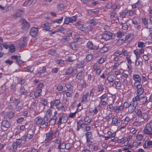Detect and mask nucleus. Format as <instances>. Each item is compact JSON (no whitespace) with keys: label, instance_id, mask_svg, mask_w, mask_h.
I'll use <instances>...</instances> for the list:
<instances>
[{"label":"nucleus","instance_id":"nucleus-1","mask_svg":"<svg viewBox=\"0 0 152 152\" xmlns=\"http://www.w3.org/2000/svg\"><path fill=\"white\" fill-rule=\"evenodd\" d=\"M34 123L37 125H40L41 128H45L49 125V120L47 115L44 118L40 116L37 117L34 119Z\"/></svg>","mask_w":152,"mask_h":152},{"label":"nucleus","instance_id":"nucleus-2","mask_svg":"<svg viewBox=\"0 0 152 152\" xmlns=\"http://www.w3.org/2000/svg\"><path fill=\"white\" fill-rule=\"evenodd\" d=\"M139 100V97H135L133 98L132 101L130 103V105L129 107L128 110L129 113H132L135 110L136 107L137 105V101Z\"/></svg>","mask_w":152,"mask_h":152},{"label":"nucleus","instance_id":"nucleus-3","mask_svg":"<svg viewBox=\"0 0 152 152\" xmlns=\"http://www.w3.org/2000/svg\"><path fill=\"white\" fill-rule=\"evenodd\" d=\"M28 39V37H24L22 40H18L15 41V44L20 48H23L27 45V42Z\"/></svg>","mask_w":152,"mask_h":152},{"label":"nucleus","instance_id":"nucleus-4","mask_svg":"<svg viewBox=\"0 0 152 152\" xmlns=\"http://www.w3.org/2000/svg\"><path fill=\"white\" fill-rule=\"evenodd\" d=\"M144 132L148 135H152V121L148 123L144 130Z\"/></svg>","mask_w":152,"mask_h":152},{"label":"nucleus","instance_id":"nucleus-5","mask_svg":"<svg viewBox=\"0 0 152 152\" xmlns=\"http://www.w3.org/2000/svg\"><path fill=\"white\" fill-rule=\"evenodd\" d=\"M55 134V132L51 130L48 133L46 134L45 141L47 142H50L52 140L56 137Z\"/></svg>","mask_w":152,"mask_h":152},{"label":"nucleus","instance_id":"nucleus-6","mask_svg":"<svg viewBox=\"0 0 152 152\" xmlns=\"http://www.w3.org/2000/svg\"><path fill=\"white\" fill-rule=\"evenodd\" d=\"M113 36V34L109 31L105 32L101 36L100 38L101 40L104 39L105 41H107L111 39Z\"/></svg>","mask_w":152,"mask_h":152},{"label":"nucleus","instance_id":"nucleus-7","mask_svg":"<svg viewBox=\"0 0 152 152\" xmlns=\"http://www.w3.org/2000/svg\"><path fill=\"white\" fill-rule=\"evenodd\" d=\"M11 125L10 121L7 120H4L2 122L1 128L3 131L7 130Z\"/></svg>","mask_w":152,"mask_h":152},{"label":"nucleus","instance_id":"nucleus-8","mask_svg":"<svg viewBox=\"0 0 152 152\" xmlns=\"http://www.w3.org/2000/svg\"><path fill=\"white\" fill-rule=\"evenodd\" d=\"M68 118L66 115L63 114L59 119L58 124L60 125L62 124L65 123L67 122Z\"/></svg>","mask_w":152,"mask_h":152},{"label":"nucleus","instance_id":"nucleus-9","mask_svg":"<svg viewBox=\"0 0 152 152\" xmlns=\"http://www.w3.org/2000/svg\"><path fill=\"white\" fill-rule=\"evenodd\" d=\"M33 136V132L32 130L29 131L27 134L22 136V140L24 141H26L27 139H30Z\"/></svg>","mask_w":152,"mask_h":152},{"label":"nucleus","instance_id":"nucleus-10","mask_svg":"<svg viewBox=\"0 0 152 152\" xmlns=\"http://www.w3.org/2000/svg\"><path fill=\"white\" fill-rule=\"evenodd\" d=\"M38 32L37 28L32 27L30 30V33L31 35L33 37H35Z\"/></svg>","mask_w":152,"mask_h":152},{"label":"nucleus","instance_id":"nucleus-11","mask_svg":"<svg viewBox=\"0 0 152 152\" xmlns=\"http://www.w3.org/2000/svg\"><path fill=\"white\" fill-rule=\"evenodd\" d=\"M112 122L115 126H118L122 124V121L120 119H118L116 118H113Z\"/></svg>","mask_w":152,"mask_h":152},{"label":"nucleus","instance_id":"nucleus-12","mask_svg":"<svg viewBox=\"0 0 152 152\" xmlns=\"http://www.w3.org/2000/svg\"><path fill=\"white\" fill-rule=\"evenodd\" d=\"M30 25L28 23L26 20L23 21L22 29L24 30H26L30 28Z\"/></svg>","mask_w":152,"mask_h":152},{"label":"nucleus","instance_id":"nucleus-13","mask_svg":"<svg viewBox=\"0 0 152 152\" xmlns=\"http://www.w3.org/2000/svg\"><path fill=\"white\" fill-rule=\"evenodd\" d=\"M139 101L141 104H145L147 103L148 100L146 96L139 97Z\"/></svg>","mask_w":152,"mask_h":152},{"label":"nucleus","instance_id":"nucleus-14","mask_svg":"<svg viewBox=\"0 0 152 152\" xmlns=\"http://www.w3.org/2000/svg\"><path fill=\"white\" fill-rule=\"evenodd\" d=\"M23 11L22 10H20L14 14L13 16L15 18H18L21 17L23 15Z\"/></svg>","mask_w":152,"mask_h":152},{"label":"nucleus","instance_id":"nucleus-15","mask_svg":"<svg viewBox=\"0 0 152 152\" xmlns=\"http://www.w3.org/2000/svg\"><path fill=\"white\" fill-rule=\"evenodd\" d=\"M133 79L135 82H140L141 80V77L137 74H134L133 76Z\"/></svg>","mask_w":152,"mask_h":152},{"label":"nucleus","instance_id":"nucleus-16","mask_svg":"<svg viewBox=\"0 0 152 152\" xmlns=\"http://www.w3.org/2000/svg\"><path fill=\"white\" fill-rule=\"evenodd\" d=\"M57 117L56 116H53L52 117L50 120L49 121V125H54L56 123Z\"/></svg>","mask_w":152,"mask_h":152},{"label":"nucleus","instance_id":"nucleus-17","mask_svg":"<svg viewBox=\"0 0 152 152\" xmlns=\"http://www.w3.org/2000/svg\"><path fill=\"white\" fill-rule=\"evenodd\" d=\"M137 96L135 97L138 96L139 97V96L141 95L142 94H143L144 90L143 88L142 87H140V88H137Z\"/></svg>","mask_w":152,"mask_h":152},{"label":"nucleus","instance_id":"nucleus-18","mask_svg":"<svg viewBox=\"0 0 152 152\" xmlns=\"http://www.w3.org/2000/svg\"><path fill=\"white\" fill-rule=\"evenodd\" d=\"M70 47L73 50H77L79 48V45L73 42L70 45Z\"/></svg>","mask_w":152,"mask_h":152},{"label":"nucleus","instance_id":"nucleus-19","mask_svg":"<svg viewBox=\"0 0 152 152\" xmlns=\"http://www.w3.org/2000/svg\"><path fill=\"white\" fill-rule=\"evenodd\" d=\"M92 135V133L91 132H87L86 133L85 135L86 137L87 142H89L91 139Z\"/></svg>","mask_w":152,"mask_h":152},{"label":"nucleus","instance_id":"nucleus-20","mask_svg":"<svg viewBox=\"0 0 152 152\" xmlns=\"http://www.w3.org/2000/svg\"><path fill=\"white\" fill-rule=\"evenodd\" d=\"M34 68L33 67L27 66L25 67L24 69V71L26 72H29L32 73L34 70Z\"/></svg>","mask_w":152,"mask_h":152},{"label":"nucleus","instance_id":"nucleus-21","mask_svg":"<svg viewBox=\"0 0 152 152\" xmlns=\"http://www.w3.org/2000/svg\"><path fill=\"white\" fill-rule=\"evenodd\" d=\"M86 47L88 48L91 50L94 49L95 48L93 46L92 42L90 41H88L87 42L86 45Z\"/></svg>","mask_w":152,"mask_h":152},{"label":"nucleus","instance_id":"nucleus-22","mask_svg":"<svg viewBox=\"0 0 152 152\" xmlns=\"http://www.w3.org/2000/svg\"><path fill=\"white\" fill-rule=\"evenodd\" d=\"M48 53L49 54L54 56L56 57H58V54L56 53V50H50L49 51Z\"/></svg>","mask_w":152,"mask_h":152},{"label":"nucleus","instance_id":"nucleus-23","mask_svg":"<svg viewBox=\"0 0 152 152\" xmlns=\"http://www.w3.org/2000/svg\"><path fill=\"white\" fill-rule=\"evenodd\" d=\"M110 18H118V15L115 12H110Z\"/></svg>","mask_w":152,"mask_h":152},{"label":"nucleus","instance_id":"nucleus-24","mask_svg":"<svg viewBox=\"0 0 152 152\" xmlns=\"http://www.w3.org/2000/svg\"><path fill=\"white\" fill-rule=\"evenodd\" d=\"M134 86L136 88H140L142 87V84H141V81L134 82Z\"/></svg>","mask_w":152,"mask_h":152},{"label":"nucleus","instance_id":"nucleus-25","mask_svg":"<svg viewBox=\"0 0 152 152\" xmlns=\"http://www.w3.org/2000/svg\"><path fill=\"white\" fill-rule=\"evenodd\" d=\"M83 73L84 72L83 71H80L77 75L76 78L78 80L81 79Z\"/></svg>","mask_w":152,"mask_h":152},{"label":"nucleus","instance_id":"nucleus-26","mask_svg":"<svg viewBox=\"0 0 152 152\" xmlns=\"http://www.w3.org/2000/svg\"><path fill=\"white\" fill-rule=\"evenodd\" d=\"M94 20H95L94 19H92L91 20H90L88 21V23L92 26L96 25L97 24V23Z\"/></svg>","mask_w":152,"mask_h":152},{"label":"nucleus","instance_id":"nucleus-27","mask_svg":"<svg viewBox=\"0 0 152 152\" xmlns=\"http://www.w3.org/2000/svg\"><path fill=\"white\" fill-rule=\"evenodd\" d=\"M73 71V68L72 67H69L66 70L65 74L66 75H69Z\"/></svg>","mask_w":152,"mask_h":152},{"label":"nucleus","instance_id":"nucleus-28","mask_svg":"<svg viewBox=\"0 0 152 152\" xmlns=\"http://www.w3.org/2000/svg\"><path fill=\"white\" fill-rule=\"evenodd\" d=\"M122 54V53H121V51L117 50L113 54L112 56L111 57L114 56H118L119 55Z\"/></svg>","mask_w":152,"mask_h":152},{"label":"nucleus","instance_id":"nucleus-29","mask_svg":"<svg viewBox=\"0 0 152 152\" xmlns=\"http://www.w3.org/2000/svg\"><path fill=\"white\" fill-rule=\"evenodd\" d=\"M135 113L139 117H140L142 113L141 110L140 109H136L135 111Z\"/></svg>","mask_w":152,"mask_h":152},{"label":"nucleus","instance_id":"nucleus-30","mask_svg":"<svg viewBox=\"0 0 152 152\" xmlns=\"http://www.w3.org/2000/svg\"><path fill=\"white\" fill-rule=\"evenodd\" d=\"M148 117V115L147 113H142L140 117L144 120H146Z\"/></svg>","mask_w":152,"mask_h":152},{"label":"nucleus","instance_id":"nucleus-31","mask_svg":"<svg viewBox=\"0 0 152 152\" xmlns=\"http://www.w3.org/2000/svg\"><path fill=\"white\" fill-rule=\"evenodd\" d=\"M134 53L136 55V60H138L140 57V53L139 51L136 50L134 51Z\"/></svg>","mask_w":152,"mask_h":152},{"label":"nucleus","instance_id":"nucleus-32","mask_svg":"<svg viewBox=\"0 0 152 152\" xmlns=\"http://www.w3.org/2000/svg\"><path fill=\"white\" fill-rule=\"evenodd\" d=\"M40 101V102L44 105H46L48 103L47 100L45 98H41Z\"/></svg>","mask_w":152,"mask_h":152},{"label":"nucleus","instance_id":"nucleus-33","mask_svg":"<svg viewBox=\"0 0 152 152\" xmlns=\"http://www.w3.org/2000/svg\"><path fill=\"white\" fill-rule=\"evenodd\" d=\"M41 91L42 89H41L37 90L34 93V95L36 97L39 96L40 95Z\"/></svg>","mask_w":152,"mask_h":152},{"label":"nucleus","instance_id":"nucleus-34","mask_svg":"<svg viewBox=\"0 0 152 152\" xmlns=\"http://www.w3.org/2000/svg\"><path fill=\"white\" fill-rule=\"evenodd\" d=\"M106 56H102L98 61L100 64H102L106 60Z\"/></svg>","mask_w":152,"mask_h":152},{"label":"nucleus","instance_id":"nucleus-35","mask_svg":"<svg viewBox=\"0 0 152 152\" xmlns=\"http://www.w3.org/2000/svg\"><path fill=\"white\" fill-rule=\"evenodd\" d=\"M128 12L127 10H125L124 12H122L120 13V17L122 18H125Z\"/></svg>","mask_w":152,"mask_h":152},{"label":"nucleus","instance_id":"nucleus-36","mask_svg":"<svg viewBox=\"0 0 152 152\" xmlns=\"http://www.w3.org/2000/svg\"><path fill=\"white\" fill-rule=\"evenodd\" d=\"M146 46L145 44V42H139L138 43L137 46L138 47L142 48L145 47Z\"/></svg>","mask_w":152,"mask_h":152},{"label":"nucleus","instance_id":"nucleus-37","mask_svg":"<svg viewBox=\"0 0 152 152\" xmlns=\"http://www.w3.org/2000/svg\"><path fill=\"white\" fill-rule=\"evenodd\" d=\"M66 148V144L64 143H60L59 144L58 146V148L60 149H64L65 148Z\"/></svg>","mask_w":152,"mask_h":152},{"label":"nucleus","instance_id":"nucleus-38","mask_svg":"<svg viewBox=\"0 0 152 152\" xmlns=\"http://www.w3.org/2000/svg\"><path fill=\"white\" fill-rule=\"evenodd\" d=\"M46 70V68L45 66H43L42 67V69L38 71V73L40 74V75L43 73L45 72Z\"/></svg>","mask_w":152,"mask_h":152},{"label":"nucleus","instance_id":"nucleus-39","mask_svg":"<svg viewBox=\"0 0 152 152\" xmlns=\"http://www.w3.org/2000/svg\"><path fill=\"white\" fill-rule=\"evenodd\" d=\"M89 93L87 92L86 94L84 95L82 97V102H85L87 100V97L88 96Z\"/></svg>","mask_w":152,"mask_h":152},{"label":"nucleus","instance_id":"nucleus-40","mask_svg":"<svg viewBox=\"0 0 152 152\" xmlns=\"http://www.w3.org/2000/svg\"><path fill=\"white\" fill-rule=\"evenodd\" d=\"M97 89L98 91L99 92H102L104 90V87L103 85L102 84H99L98 85Z\"/></svg>","mask_w":152,"mask_h":152},{"label":"nucleus","instance_id":"nucleus-41","mask_svg":"<svg viewBox=\"0 0 152 152\" xmlns=\"http://www.w3.org/2000/svg\"><path fill=\"white\" fill-rule=\"evenodd\" d=\"M122 62H116L114 64V65L113 66V70L115 69L118 67Z\"/></svg>","mask_w":152,"mask_h":152},{"label":"nucleus","instance_id":"nucleus-42","mask_svg":"<svg viewBox=\"0 0 152 152\" xmlns=\"http://www.w3.org/2000/svg\"><path fill=\"white\" fill-rule=\"evenodd\" d=\"M93 76V73H91L90 74H88V80H89V83H91L92 82H93L94 79H93V80L92 79V76Z\"/></svg>","mask_w":152,"mask_h":152},{"label":"nucleus","instance_id":"nucleus-43","mask_svg":"<svg viewBox=\"0 0 152 152\" xmlns=\"http://www.w3.org/2000/svg\"><path fill=\"white\" fill-rule=\"evenodd\" d=\"M121 25H122V28L123 30H125L128 29V26L126 23H122Z\"/></svg>","mask_w":152,"mask_h":152},{"label":"nucleus","instance_id":"nucleus-44","mask_svg":"<svg viewBox=\"0 0 152 152\" xmlns=\"http://www.w3.org/2000/svg\"><path fill=\"white\" fill-rule=\"evenodd\" d=\"M107 80L110 83L113 82L114 80V78L113 76L111 75H109L107 77Z\"/></svg>","mask_w":152,"mask_h":152},{"label":"nucleus","instance_id":"nucleus-45","mask_svg":"<svg viewBox=\"0 0 152 152\" xmlns=\"http://www.w3.org/2000/svg\"><path fill=\"white\" fill-rule=\"evenodd\" d=\"M85 63L84 61H81L77 65V67L79 68L83 67L85 65Z\"/></svg>","mask_w":152,"mask_h":152},{"label":"nucleus","instance_id":"nucleus-46","mask_svg":"<svg viewBox=\"0 0 152 152\" xmlns=\"http://www.w3.org/2000/svg\"><path fill=\"white\" fill-rule=\"evenodd\" d=\"M108 50V48L107 47H104L100 49V51L101 53H103L107 51Z\"/></svg>","mask_w":152,"mask_h":152},{"label":"nucleus","instance_id":"nucleus-47","mask_svg":"<svg viewBox=\"0 0 152 152\" xmlns=\"http://www.w3.org/2000/svg\"><path fill=\"white\" fill-rule=\"evenodd\" d=\"M69 19L70 23H73L76 21V17L75 16H73L71 18H69Z\"/></svg>","mask_w":152,"mask_h":152},{"label":"nucleus","instance_id":"nucleus-48","mask_svg":"<svg viewBox=\"0 0 152 152\" xmlns=\"http://www.w3.org/2000/svg\"><path fill=\"white\" fill-rule=\"evenodd\" d=\"M10 51L12 53L14 52L15 51V48L14 46L13 45H11L10 47Z\"/></svg>","mask_w":152,"mask_h":152},{"label":"nucleus","instance_id":"nucleus-49","mask_svg":"<svg viewBox=\"0 0 152 152\" xmlns=\"http://www.w3.org/2000/svg\"><path fill=\"white\" fill-rule=\"evenodd\" d=\"M65 86L67 89H68L69 91L71 90V89L72 87V86L69 83H68L65 84Z\"/></svg>","mask_w":152,"mask_h":152},{"label":"nucleus","instance_id":"nucleus-50","mask_svg":"<svg viewBox=\"0 0 152 152\" xmlns=\"http://www.w3.org/2000/svg\"><path fill=\"white\" fill-rule=\"evenodd\" d=\"M93 58V56L91 54H88L86 56V59L87 61H90Z\"/></svg>","mask_w":152,"mask_h":152},{"label":"nucleus","instance_id":"nucleus-51","mask_svg":"<svg viewBox=\"0 0 152 152\" xmlns=\"http://www.w3.org/2000/svg\"><path fill=\"white\" fill-rule=\"evenodd\" d=\"M130 120V118L129 117H126L124 120V124H126V125L128 124V122Z\"/></svg>","mask_w":152,"mask_h":152},{"label":"nucleus","instance_id":"nucleus-52","mask_svg":"<svg viewBox=\"0 0 152 152\" xmlns=\"http://www.w3.org/2000/svg\"><path fill=\"white\" fill-rule=\"evenodd\" d=\"M136 138L138 140L140 141L142 140L143 138V136L141 134H138Z\"/></svg>","mask_w":152,"mask_h":152},{"label":"nucleus","instance_id":"nucleus-53","mask_svg":"<svg viewBox=\"0 0 152 152\" xmlns=\"http://www.w3.org/2000/svg\"><path fill=\"white\" fill-rule=\"evenodd\" d=\"M58 110H61L62 112H64L65 111V109L63 106L61 105L60 106H58L57 108Z\"/></svg>","mask_w":152,"mask_h":152},{"label":"nucleus","instance_id":"nucleus-54","mask_svg":"<svg viewBox=\"0 0 152 152\" xmlns=\"http://www.w3.org/2000/svg\"><path fill=\"white\" fill-rule=\"evenodd\" d=\"M57 7L58 9L62 10L64 8V5L63 4H60L57 5Z\"/></svg>","mask_w":152,"mask_h":152},{"label":"nucleus","instance_id":"nucleus-55","mask_svg":"<svg viewBox=\"0 0 152 152\" xmlns=\"http://www.w3.org/2000/svg\"><path fill=\"white\" fill-rule=\"evenodd\" d=\"M70 21L69 17H66L64 19V23L67 24L70 23Z\"/></svg>","mask_w":152,"mask_h":152},{"label":"nucleus","instance_id":"nucleus-56","mask_svg":"<svg viewBox=\"0 0 152 152\" xmlns=\"http://www.w3.org/2000/svg\"><path fill=\"white\" fill-rule=\"evenodd\" d=\"M114 85L118 87H121V83L120 81H116L115 82Z\"/></svg>","mask_w":152,"mask_h":152},{"label":"nucleus","instance_id":"nucleus-57","mask_svg":"<svg viewBox=\"0 0 152 152\" xmlns=\"http://www.w3.org/2000/svg\"><path fill=\"white\" fill-rule=\"evenodd\" d=\"M20 102L19 99H15L13 102V103L16 106L18 105Z\"/></svg>","mask_w":152,"mask_h":152},{"label":"nucleus","instance_id":"nucleus-58","mask_svg":"<svg viewBox=\"0 0 152 152\" xmlns=\"http://www.w3.org/2000/svg\"><path fill=\"white\" fill-rule=\"evenodd\" d=\"M16 63L19 65H20L23 63V61H21L20 59L18 58L16 60Z\"/></svg>","mask_w":152,"mask_h":152},{"label":"nucleus","instance_id":"nucleus-59","mask_svg":"<svg viewBox=\"0 0 152 152\" xmlns=\"http://www.w3.org/2000/svg\"><path fill=\"white\" fill-rule=\"evenodd\" d=\"M124 106V108L125 109L128 108L129 107L130 105V103H128L127 102H125L124 103V104L123 105Z\"/></svg>","mask_w":152,"mask_h":152},{"label":"nucleus","instance_id":"nucleus-60","mask_svg":"<svg viewBox=\"0 0 152 152\" xmlns=\"http://www.w3.org/2000/svg\"><path fill=\"white\" fill-rule=\"evenodd\" d=\"M117 37H122L124 36V33L121 31H118L117 33Z\"/></svg>","mask_w":152,"mask_h":152},{"label":"nucleus","instance_id":"nucleus-61","mask_svg":"<svg viewBox=\"0 0 152 152\" xmlns=\"http://www.w3.org/2000/svg\"><path fill=\"white\" fill-rule=\"evenodd\" d=\"M50 23H46L41 25V26L42 28L47 27H50Z\"/></svg>","mask_w":152,"mask_h":152},{"label":"nucleus","instance_id":"nucleus-62","mask_svg":"<svg viewBox=\"0 0 152 152\" xmlns=\"http://www.w3.org/2000/svg\"><path fill=\"white\" fill-rule=\"evenodd\" d=\"M14 113L12 112H10L8 114L7 116L9 118H12L14 117Z\"/></svg>","mask_w":152,"mask_h":152},{"label":"nucleus","instance_id":"nucleus-63","mask_svg":"<svg viewBox=\"0 0 152 152\" xmlns=\"http://www.w3.org/2000/svg\"><path fill=\"white\" fill-rule=\"evenodd\" d=\"M26 92V91L25 90L24 88L23 87H21L20 91V92L21 94H23L25 93Z\"/></svg>","mask_w":152,"mask_h":152},{"label":"nucleus","instance_id":"nucleus-64","mask_svg":"<svg viewBox=\"0 0 152 152\" xmlns=\"http://www.w3.org/2000/svg\"><path fill=\"white\" fill-rule=\"evenodd\" d=\"M121 52L122 53H123L124 55V56H127L128 55L129 53L126 50L123 49Z\"/></svg>","mask_w":152,"mask_h":152}]
</instances>
